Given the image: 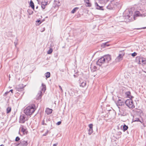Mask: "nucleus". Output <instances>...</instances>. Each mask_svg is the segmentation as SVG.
I'll return each instance as SVG.
<instances>
[{"label": "nucleus", "instance_id": "nucleus-3", "mask_svg": "<svg viewBox=\"0 0 146 146\" xmlns=\"http://www.w3.org/2000/svg\"><path fill=\"white\" fill-rule=\"evenodd\" d=\"M35 105L27 107L24 110V113L27 115H31L35 110Z\"/></svg>", "mask_w": 146, "mask_h": 146}, {"label": "nucleus", "instance_id": "nucleus-42", "mask_svg": "<svg viewBox=\"0 0 146 146\" xmlns=\"http://www.w3.org/2000/svg\"><path fill=\"white\" fill-rule=\"evenodd\" d=\"M93 68L95 70H96L97 69V67L96 66H94L93 67Z\"/></svg>", "mask_w": 146, "mask_h": 146}, {"label": "nucleus", "instance_id": "nucleus-43", "mask_svg": "<svg viewBox=\"0 0 146 146\" xmlns=\"http://www.w3.org/2000/svg\"><path fill=\"white\" fill-rule=\"evenodd\" d=\"M58 145V143H56L55 144H54L53 145V146H56Z\"/></svg>", "mask_w": 146, "mask_h": 146}, {"label": "nucleus", "instance_id": "nucleus-30", "mask_svg": "<svg viewBox=\"0 0 146 146\" xmlns=\"http://www.w3.org/2000/svg\"><path fill=\"white\" fill-rule=\"evenodd\" d=\"M20 139V138L18 136L15 139V141H18Z\"/></svg>", "mask_w": 146, "mask_h": 146}, {"label": "nucleus", "instance_id": "nucleus-34", "mask_svg": "<svg viewBox=\"0 0 146 146\" xmlns=\"http://www.w3.org/2000/svg\"><path fill=\"white\" fill-rule=\"evenodd\" d=\"M89 127L90 129H92L93 125L92 124H90L89 125Z\"/></svg>", "mask_w": 146, "mask_h": 146}, {"label": "nucleus", "instance_id": "nucleus-32", "mask_svg": "<svg viewBox=\"0 0 146 146\" xmlns=\"http://www.w3.org/2000/svg\"><path fill=\"white\" fill-rule=\"evenodd\" d=\"M36 22H37L38 23L37 25H39L42 22L40 20H38L36 21Z\"/></svg>", "mask_w": 146, "mask_h": 146}, {"label": "nucleus", "instance_id": "nucleus-45", "mask_svg": "<svg viewBox=\"0 0 146 146\" xmlns=\"http://www.w3.org/2000/svg\"><path fill=\"white\" fill-rule=\"evenodd\" d=\"M42 123L43 125H46V123H45L44 122H43V123L42 122Z\"/></svg>", "mask_w": 146, "mask_h": 146}, {"label": "nucleus", "instance_id": "nucleus-33", "mask_svg": "<svg viewBox=\"0 0 146 146\" xmlns=\"http://www.w3.org/2000/svg\"><path fill=\"white\" fill-rule=\"evenodd\" d=\"M16 39L17 40V41L15 42H14V44L15 46L16 47L17 45L18 44L17 41L18 40L17 39V38H16Z\"/></svg>", "mask_w": 146, "mask_h": 146}, {"label": "nucleus", "instance_id": "nucleus-24", "mask_svg": "<svg viewBox=\"0 0 146 146\" xmlns=\"http://www.w3.org/2000/svg\"><path fill=\"white\" fill-rule=\"evenodd\" d=\"M6 110L7 113H10L11 111V108L10 107H8L7 108Z\"/></svg>", "mask_w": 146, "mask_h": 146}, {"label": "nucleus", "instance_id": "nucleus-14", "mask_svg": "<svg viewBox=\"0 0 146 146\" xmlns=\"http://www.w3.org/2000/svg\"><path fill=\"white\" fill-rule=\"evenodd\" d=\"M52 109H50L47 108L46 109L45 112L46 113L47 115L50 114L52 112Z\"/></svg>", "mask_w": 146, "mask_h": 146}, {"label": "nucleus", "instance_id": "nucleus-2", "mask_svg": "<svg viewBox=\"0 0 146 146\" xmlns=\"http://www.w3.org/2000/svg\"><path fill=\"white\" fill-rule=\"evenodd\" d=\"M111 59V56L110 55H105L99 59L96 62V64L100 66L103 64L108 63Z\"/></svg>", "mask_w": 146, "mask_h": 146}, {"label": "nucleus", "instance_id": "nucleus-15", "mask_svg": "<svg viewBox=\"0 0 146 146\" xmlns=\"http://www.w3.org/2000/svg\"><path fill=\"white\" fill-rule=\"evenodd\" d=\"M47 4V2H42L41 3V6L42 8L43 9H44L45 8V5H46Z\"/></svg>", "mask_w": 146, "mask_h": 146}, {"label": "nucleus", "instance_id": "nucleus-6", "mask_svg": "<svg viewBox=\"0 0 146 146\" xmlns=\"http://www.w3.org/2000/svg\"><path fill=\"white\" fill-rule=\"evenodd\" d=\"M125 103L126 106L129 108L133 109L135 108L133 101L131 99L126 100L125 102Z\"/></svg>", "mask_w": 146, "mask_h": 146}, {"label": "nucleus", "instance_id": "nucleus-31", "mask_svg": "<svg viewBox=\"0 0 146 146\" xmlns=\"http://www.w3.org/2000/svg\"><path fill=\"white\" fill-rule=\"evenodd\" d=\"M137 55V53L135 52H134L133 53L131 54V56L133 57H134Z\"/></svg>", "mask_w": 146, "mask_h": 146}, {"label": "nucleus", "instance_id": "nucleus-9", "mask_svg": "<svg viewBox=\"0 0 146 146\" xmlns=\"http://www.w3.org/2000/svg\"><path fill=\"white\" fill-rule=\"evenodd\" d=\"M28 144L27 141H21L19 145H20L21 146H27Z\"/></svg>", "mask_w": 146, "mask_h": 146}, {"label": "nucleus", "instance_id": "nucleus-51", "mask_svg": "<svg viewBox=\"0 0 146 146\" xmlns=\"http://www.w3.org/2000/svg\"><path fill=\"white\" fill-rule=\"evenodd\" d=\"M17 145H19V143L17 144Z\"/></svg>", "mask_w": 146, "mask_h": 146}, {"label": "nucleus", "instance_id": "nucleus-27", "mask_svg": "<svg viewBox=\"0 0 146 146\" xmlns=\"http://www.w3.org/2000/svg\"><path fill=\"white\" fill-rule=\"evenodd\" d=\"M52 52V48H50L47 52V53L48 54H51Z\"/></svg>", "mask_w": 146, "mask_h": 146}, {"label": "nucleus", "instance_id": "nucleus-1", "mask_svg": "<svg viewBox=\"0 0 146 146\" xmlns=\"http://www.w3.org/2000/svg\"><path fill=\"white\" fill-rule=\"evenodd\" d=\"M128 12L129 14L124 17L125 20L127 22H130L134 20L135 19V17L142 15L139 11H136L134 15L132 16L133 13V11H132L131 9L128 10Z\"/></svg>", "mask_w": 146, "mask_h": 146}, {"label": "nucleus", "instance_id": "nucleus-10", "mask_svg": "<svg viewBox=\"0 0 146 146\" xmlns=\"http://www.w3.org/2000/svg\"><path fill=\"white\" fill-rule=\"evenodd\" d=\"M17 90L19 92L23 91L24 90V87L23 86V85L20 84L18 87H16Z\"/></svg>", "mask_w": 146, "mask_h": 146}, {"label": "nucleus", "instance_id": "nucleus-25", "mask_svg": "<svg viewBox=\"0 0 146 146\" xmlns=\"http://www.w3.org/2000/svg\"><path fill=\"white\" fill-rule=\"evenodd\" d=\"M107 8L109 10H112L113 9V7L110 5L109 4V5L107 7Z\"/></svg>", "mask_w": 146, "mask_h": 146}, {"label": "nucleus", "instance_id": "nucleus-47", "mask_svg": "<svg viewBox=\"0 0 146 146\" xmlns=\"http://www.w3.org/2000/svg\"><path fill=\"white\" fill-rule=\"evenodd\" d=\"M56 3V5H57L58 6H59L60 5H58V4H57Z\"/></svg>", "mask_w": 146, "mask_h": 146}, {"label": "nucleus", "instance_id": "nucleus-18", "mask_svg": "<svg viewBox=\"0 0 146 146\" xmlns=\"http://www.w3.org/2000/svg\"><path fill=\"white\" fill-rule=\"evenodd\" d=\"M128 126L127 125H126L125 124H124V125L123 127V131H125L127 130V129L128 128Z\"/></svg>", "mask_w": 146, "mask_h": 146}, {"label": "nucleus", "instance_id": "nucleus-8", "mask_svg": "<svg viewBox=\"0 0 146 146\" xmlns=\"http://www.w3.org/2000/svg\"><path fill=\"white\" fill-rule=\"evenodd\" d=\"M117 106L119 109L120 108L119 106H122L125 105V103L122 102L120 99H119L116 103Z\"/></svg>", "mask_w": 146, "mask_h": 146}, {"label": "nucleus", "instance_id": "nucleus-48", "mask_svg": "<svg viewBox=\"0 0 146 146\" xmlns=\"http://www.w3.org/2000/svg\"><path fill=\"white\" fill-rule=\"evenodd\" d=\"M0 146H4L2 144V145H0Z\"/></svg>", "mask_w": 146, "mask_h": 146}, {"label": "nucleus", "instance_id": "nucleus-36", "mask_svg": "<svg viewBox=\"0 0 146 146\" xmlns=\"http://www.w3.org/2000/svg\"><path fill=\"white\" fill-rule=\"evenodd\" d=\"M9 92H5L4 94V96H6V95L8 94V93Z\"/></svg>", "mask_w": 146, "mask_h": 146}, {"label": "nucleus", "instance_id": "nucleus-21", "mask_svg": "<svg viewBox=\"0 0 146 146\" xmlns=\"http://www.w3.org/2000/svg\"><path fill=\"white\" fill-rule=\"evenodd\" d=\"M86 85V82L85 81H84L82 82L81 83V86L83 87H84Z\"/></svg>", "mask_w": 146, "mask_h": 146}, {"label": "nucleus", "instance_id": "nucleus-5", "mask_svg": "<svg viewBox=\"0 0 146 146\" xmlns=\"http://www.w3.org/2000/svg\"><path fill=\"white\" fill-rule=\"evenodd\" d=\"M119 110V115L121 116H126L128 115L127 108L126 107H123L120 108Z\"/></svg>", "mask_w": 146, "mask_h": 146}, {"label": "nucleus", "instance_id": "nucleus-50", "mask_svg": "<svg viewBox=\"0 0 146 146\" xmlns=\"http://www.w3.org/2000/svg\"><path fill=\"white\" fill-rule=\"evenodd\" d=\"M44 30H45V29H44H44H43V30L42 31V32H43V31H44Z\"/></svg>", "mask_w": 146, "mask_h": 146}, {"label": "nucleus", "instance_id": "nucleus-13", "mask_svg": "<svg viewBox=\"0 0 146 146\" xmlns=\"http://www.w3.org/2000/svg\"><path fill=\"white\" fill-rule=\"evenodd\" d=\"M125 94L127 97L129 98L130 99H132L133 97L131 95V92L130 91H128L125 93Z\"/></svg>", "mask_w": 146, "mask_h": 146}, {"label": "nucleus", "instance_id": "nucleus-41", "mask_svg": "<svg viewBox=\"0 0 146 146\" xmlns=\"http://www.w3.org/2000/svg\"><path fill=\"white\" fill-rule=\"evenodd\" d=\"M145 28H146V27H143L142 28H137V29H145Z\"/></svg>", "mask_w": 146, "mask_h": 146}, {"label": "nucleus", "instance_id": "nucleus-28", "mask_svg": "<svg viewBox=\"0 0 146 146\" xmlns=\"http://www.w3.org/2000/svg\"><path fill=\"white\" fill-rule=\"evenodd\" d=\"M108 42H105V43H103L102 44V47H105L106 46H108V45H107V43Z\"/></svg>", "mask_w": 146, "mask_h": 146}, {"label": "nucleus", "instance_id": "nucleus-11", "mask_svg": "<svg viewBox=\"0 0 146 146\" xmlns=\"http://www.w3.org/2000/svg\"><path fill=\"white\" fill-rule=\"evenodd\" d=\"M139 64H145L146 63L145 59L144 58H140L139 59Z\"/></svg>", "mask_w": 146, "mask_h": 146}, {"label": "nucleus", "instance_id": "nucleus-52", "mask_svg": "<svg viewBox=\"0 0 146 146\" xmlns=\"http://www.w3.org/2000/svg\"><path fill=\"white\" fill-rule=\"evenodd\" d=\"M72 95H73V94L72 93Z\"/></svg>", "mask_w": 146, "mask_h": 146}, {"label": "nucleus", "instance_id": "nucleus-26", "mask_svg": "<svg viewBox=\"0 0 146 146\" xmlns=\"http://www.w3.org/2000/svg\"><path fill=\"white\" fill-rule=\"evenodd\" d=\"M93 132V129H89L88 130V134L90 135Z\"/></svg>", "mask_w": 146, "mask_h": 146}, {"label": "nucleus", "instance_id": "nucleus-49", "mask_svg": "<svg viewBox=\"0 0 146 146\" xmlns=\"http://www.w3.org/2000/svg\"><path fill=\"white\" fill-rule=\"evenodd\" d=\"M36 9H37L38 8V6H37L36 7Z\"/></svg>", "mask_w": 146, "mask_h": 146}, {"label": "nucleus", "instance_id": "nucleus-4", "mask_svg": "<svg viewBox=\"0 0 146 146\" xmlns=\"http://www.w3.org/2000/svg\"><path fill=\"white\" fill-rule=\"evenodd\" d=\"M41 90H40L38 92L36 96V99L37 100H39L41 98L42 95V91L44 92L46 90V86L43 84H42V86L41 87Z\"/></svg>", "mask_w": 146, "mask_h": 146}, {"label": "nucleus", "instance_id": "nucleus-16", "mask_svg": "<svg viewBox=\"0 0 146 146\" xmlns=\"http://www.w3.org/2000/svg\"><path fill=\"white\" fill-rule=\"evenodd\" d=\"M30 5L31 7L34 10L35 9V6L32 0H31L30 3Z\"/></svg>", "mask_w": 146, "mask_h": 146}, {"label": "nucleus", "instance_id": "nucleus-19", "mask_svg": "<svg viewBox=\"0 0 146 146\" xmlns=\"http://www.w3.org/2000/svg\"><path fill=\"white\" fill-rule=\"evenodd\" d=\"M79 8L78 7H76L74 8L72 11L71 13H75L76 11Z\"/></svg>", "mask_w": 146, "mask_h": 146}, {"label": "nucleus", "instance_id": "nucleus-37", "mask_svg": "<svg viewBox=\"0 0 146 146\" xmlns=\"http://www.w3.org/2000/svg\"><path fill=\"white\" fill-rule=\"evenodd\" d=\"M134 121H140V119L139 118H136V119L134 120Z\"/></svg>", "mask_w": 146, "mask_h": 146}, {"label": "nucleus", "instance_id": "nucleus-17", "mask_svg": "<svg viewBox=\"0 0 146 146\" xmlns=\"http://www.w3.org/2000/svg\"><path fill=\"white\" fill-rule=\"evenodd\" d=\"M84 1L86 4L87 6L90 7L91 6V4L89 2V0H84Z\"/></svg>", "mask_w": 146, "mask_h": 146}, {"label": "nucleus", "instance_id": "nucleus-7", "mask_svg": "<svg viewBox=\"0 0 146 146\" xmlns=\"http://www.w3.org/2000/svg\"><path fill=\"white\" fill-rule=\"evenodd\" d=\"M28 119L26 117L25 115L23 114L20 116L19 122L21 123H24Z\"/></svg>", "mask_w": 146, "mask_h": 146}, {"label": "nucleus", "instance_id": "nucleus-35", "mask_svg": "<svg viewBox=\"0 0 146 146\" xmlns=\"http://www.w3.org/2000/svg\"><path fill=\"white\" fill-rule=\"evenodd\" d=\"M61 123V121H58V122H57L56 124L57 125H60Z\"/></svg>", "mask_w": 146, "mask_h": 146}, {"label": "nucleus", "instance_id": "nucleus-38", "mask_svg": "<svg viewBox=\"0 0 146 146\" xmlns=\"http://www.w3.org/2000/svg\"><path fill=\"white\" fill-rule=\"evenodd\" d=\"M48 131H47L43 135L44 136H46V135L48 134Z\"/></svg>", "mask_w": 146, "mask_h": 146}, {"label": "nucleus", "instance_id": "nucleus-40", "mask_svg": "<svg viewBox=\"0 0 146 146\" xmlns=\"http://www.w3.org/2000/svg\"><path fill=\"white\" fill-rule=\"evenodd\" d=\"M95 6L96 7H98V6H99L98 4V3L96 2L95 3Z\"/></svg>", "mask_w": 146, "mask_h": 146}, {"label": "nucleus", "instance_id": "nucleus-44", "mask_svg": "<svg viewBox=\"0 0 146 146\" xmlns=\"http://www.w3.org/2000/svg\"><path fill=\"white\" fill-rule=\"evenodd\" d=\"M13 90H11L9 91V92H11L12 93H13Z\"/></svg>", "mask_w": 146, "mask_h": 146}, {"label": "nucleus", "instance_id": "nucleus-29", "mask_svg": "<svg viewBox=\"0 0 146 146\" xmlns=\"http://www.w3.org/2000/svg\"><path fill=\"white\" fill-rule=\"evenodd\" d=\"M27 12L28 13H29V15H32L33 13V11L30 10H28L27 11Z\"/></svg>", "mask_w": 146, "mask_h": 146}, {"label": "nucleus", "instance_id": "nucleus-39", "mask_svg": "<svg viewBox=\"0 0 146 146\" xmlns=\"http://www.w3.org/2000/svg\"><path fill=\"white\" fill-rule=\"evenodd\" d=\"M59 87L60 89V90H61V92H63V90H62V87L60 85L59 86Z\"/></svg>", "mask_w": 146, "mask_h": 146}, {"label": "nucleus", "instance_id": "nucleus-12", "mask_svg": "<svg viewBox=\"0 0 146 146\" xmlns=\"http://www.w3.org/2000/svg\"><path fill=\"white\" fill-rule=\"evenodd\" d=\"M121 54H119V56L116 58V60L117 61H119L121 60L122 59V58L123 55Z\"/></svg>", "mask_w": 146, "mask_h": 146}, {"label": "nucleus", "instance_id": "nucleus-23", "mask_svg": "<svg viewBox=\"0 0 146 146\" xmlns=\"http://www.w3.org/2000/svg\"><path fill=\"white\" fill-rule=\"evenodd\" d=\"M96 9H99L100 10H104V9L103 8V7L102 6H98V7H97Z\"/></svg>", "mask_w": 146, "mask_h": 146}, {"label": "nucleus", "instance_id": "nucleus-46", "mask_svg": "<svg viewBox=\"0 0 146 146\" xmlns=\"http://www.w3.org/2000/svg\"><path fill=\"white\" fill-rule=\"evenodd\" d=\"M23 94H24V92H22L21 93V96L23 95Z\"/></svg>", "mask_w": 146, "mask_h": 146}, {"label": "nucleus", "instance_id": "nucleus-22", "mask_svg": "<svg viewBox=\"0 0 146 146\" xmlns=\"http://www.w3.org/2000/svg\"><path fill=\"white\" fill-rule=\"evenodd\" d=\"M45 76L46 78H48L50 76V72H47L45 74Z\"/></svg>", "mask_w": 146, "mask_h": 146}, {"label": "nucleus", "instance_id": "nucleus-20", "mask_svg": "<svg viewBox=\"0 0 146 146\" xmlns=\"http://www.w3.org/2000/svg\"><path fill=\"white\" fill-rule=\"evenodd\" d=\"M26 129L24 127L22 126L21 127V131H22L23 133H24L26 132Z\"/></svg>", "mask_w": 146, "mask_h": 146}]
</instances>
